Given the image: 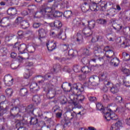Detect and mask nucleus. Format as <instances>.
Masks as SVG:
<instances>
[{
	"label": "nucleus",
	"instance_id": "nucleus-1",
	"mask_svg": "<svg viewBox=\"0 0 130 130\" xmlns=\"http://www.w3.org/2000/svg\"><path fill=\"white\" fill-rule=\"evenodd\" d=\"M52 9L47 7L43 9L41 11V14L45 18H57L62 16V13L58 11H55L52 13Z\"/></svg>",
	"mask_w": 130,
	"mask_h": 130
},
{
	"label": "nucleus",
	"instance_id": "nucleus-2",
	"mask_svg": "<svg viewBox=\"0 0 130 130\" xmlns=\"http://www.w3.org/2000/svg\"><path fill=\"white\" fill-rule=\"evenodd\" d=\"M70 99L69 103L73 104L74 106H77L80 102H83V101H84L85 96L80 94H74L70 96Z\"/></svg>",
	"mask_w": 130,
	"mask_h": 130
},
{
	"label": "nucleus",
	"instance_id": "nucleus-3",
	"mask_svg": "<svg viewBox=\"0 0 130 130\" xmlns=\"http://www.w3.org/2000/svg\"><path fill=\"white\" fill-rule=\"evenodd\" d=\"M93 49L94 53H99V52H102L103 50L106 52H108V53H109V55H107V57H109L110 58H111V57H112V56L114 55V52H113V51L109 49V46L105 47V48H103V47L96 46L94 47Z\"/></svg>",
	"mask_w": 130,
	"mask_h": 130
},
{
	"label": "nucleus",
	"instance_id": "nucleus-4",
	"mask_svg": "<svg viewBox=\"0 0 130 130\" xmlns=\"http://www.w3.org/2000/svg\"><path fill=\"white\" fill-rule=\"evenodd\" d=\"M14 79L10 75H6L4 77V82L6 86L10 87L13 85Z\"/></svg>",
	"mask_w": 130,
	"mask_h": 130
},
{
	"label": "nucleus",
	"instance_id": "nucleus-5",
	"mask_svg": "<svg viewBox=\"0 0 130 130\" xmlns=\"http://www.w3.org/2000/svg\"><path fill=\"white\" fill-rule=\"evenodd\" d=\"M47 47L49 51H52V50L56 48V42L54 41L48 42L47 43Z\"/></svg>",
	"mask_w": 130,
	"mask_h": 130
},
{
	"label": "nucleus",
	"instance_id": "nucleus-6",
	"mask_svg": "<svg viewBox=\"0 0 130 130\" xmlns=\"http://www.w3.org/2000/svg\"><path fill=\"white\" fill-rule=\"evenodd\" d=\"M94 2H92V3L96 4V5L99 4L100 7L102 9L103 11H104L105 9H106V7H107V4L105 3V2H101V0H94Z\"/></svg>",
	"mask_w": 130,
	"mask_h": 130
},
{
	"label": "nucleus",
	"instance_id": "nucleus-7",
	"mask_svg": "<svg viewBox=\"0 0 130 130\" xmlns=\"http://www.w3.org/2000/svg\"><path fill=\"white\" fill-rule=\"evenodd\" d=\"M112 111L110 109L104 110V117L106 120H110L111 119V112Z\"/></svg>",
	"mask_w": 130,
	"mask_h": 130
},
{
	"label": "nucleus",
	"instance_id": "nucleus-8",
	"mask_svg": "<svg viewBox=\"0 0 130 130\" xmlns=\"http://www.w3.org/2000/svg\"><path fill=\"white\" fill-rule=\"evenodd\" d=\"M122 126V123L119 121L117 122L116 123L113 124L110 127V130H118L120 127Z\"/></svg>",
	"mask_w": 130,
	"mask_h": 130
},
{
	"label": "nucleus",
	"instance_id": "nucleus-9",
	"mask_svg": "<svg viewBox=\"0 0 130 130\" xmlns=\"http://www.w3.org/2000/svg\"><path fill=\"white\" fill-rule=\"evenodd\" d=\"M18 50L20 54L26 53L27 52V45L25 44H21L18 48Z\"/></svg>",
	"mask_w": 130,
	"mask_h": 130
},
{
	"label": "nucleus",
	"instance_id": "nucleus-10",
	"mask_svg": "<svg viewBox=\"0 0 130 130\" xmlns=\"http://www.w3.org/2000/svg\"><path fill=\"white\" fill-rule=\"evenodd\" d=\"M7 14L9 15V16H15L17 14V9L15 8H11L8 9L7 10Z\"/></svg>",
	"mask_w": 130,
	"mask_h": 130
},
{
	"label": "nucleus",
	"instance_id": "nucleus-11",
	"mask_svg": "<svg viewBox=\"0 0 130 130\" xmlns=\"http://www.w3.org/2000/svg\"><path fill=\"white\" fill-rule=\"evenodd\" d=\"M46 33L47 30L46 29L41 28L39 30V36L40 38H44L46 37Z\"/></svg>",
	"mask_w": 130,
	"mask_h": 130
},
{
	"label": "nucleus",
	"instance_id": "nucleus-12",
	"mask_svg": "<svg viewBox=\"0 0 130 130\" xmlns=\"http://www.w3.org/2000/svg\"><path fill=\"white\" fill-rule=\"evenodd\" d=\"M104 85L106 86L104 88V91H107L109 88H111V87H113V84L109 81H107V80H105L104 82Z\"/></svg>",
	"mask_w": 130,
	"mask_h": 130
},
{
	"label": "nucleus",
	"instance_id": "nucleus-13",
	"mask_svg": "<svg viewBox=\"0 0 130 130\" xmlns=\"http://www.w3.org/2000/svg\"><path fill=\"white\" fill-rule=\"evenodd\" d=\"M20 112H24V110H27V111H32V109H33V105H29L27 108H25V107L21 106L19 108Z\"/></svg>",
	"mask_w": 130,
	"mask_h": 130
},
{
	"label": "nucleus",
	"instance_id": "nucleus-14",
	"mask_svg": "<svg viewBox=\"0 0 130 130\" xmlns=\"http://www.w3.org/2000/svg\"><path fill=\"white\" fill-rule=\"evenodd\" d=\"M10 22V20L8 18H4L3 19L1 18V23L0 24H3L4 25L5 27H7V26H9V22Z\"/></svg>",
	"mask_w": 130,
	"mask_h": 130
},
{
	"label": "nucleus",
	"instance_id": "nucleus-15",
	"mask_svg": "<svg viewBox=\"0 0 130 130\" xmlns=\"http://www.w3.org/2000/svg\"><path fill=\"white\" fill-rule=\"evenodd\" d=\"M110 63L114 67H117V66H118V63H119V59L117 58H114L111 60Z\"/></svg>",
	"mask_w": 130,
	"mask_h": 130
},
{
	"label": "nucleus",
	"instance_id": "nucleus-16",
	"mask_svg": "<svg viewBox=\"0 0 130 130\" xmlns=\"http://www.w3.org/2000/svg\"><path fill=\"white\" fill-rule=\"evenodd\" d=\"M100 79L101 80H105L106 81H108V80H109L108 74L107 73H102L100 75Z\"/></svg>",
	"mask_w": 130,
	"mask_h": 130
},
{
	"label": "nucleus",
	"instance_id": "nucleus-17",
	"mask_svg": "<svg viewBox=\"0 0 130 130\" xmlns=\"http://www.w3.org/2000/svg\"><path fill=\"white\" fill-rule=\"evenodd\" d=\"M54 27L57 29H60L62 27V23L59 20H55L54 22Z\"/></svg>",
	"mask_w": 130,
	"mask_h": 130
},
{
	"label": "nucleus",
	"instance_id": "nucleus-18",
	"mask_svg": "<svg viewBox=\"0 0 130 130\" xmlns=\"http://www.w3.org/2000/svg\"><path fill=\"white\" fill-rule=\"evenodd\" d=\"M6 98L4 95H2L0 97V107L6 105Z\"/></svg>",
	"mask_w": 130,
	"mask_h": 130
},
{
	"label": "nucleus",
	"instance_id": "nucleus-19",
	"mask_svg": "<svg viewBox=\"0 0 130 130\" xmlns=\"http://www.w3.org/2000/svg\"><path fill=\"white\" fill-rule=\"evenodd\" d=\"M7 106L6 105L0 107V117L4 115L5 111L7 110Z\"/></svg>",
	"mask_w": 130,
	"mask_h": 130
},
{
	"label": "nucleus",
	"instance_id": "nucleus-20",
	"mask_svg": "<svg viewBox=\"0 0 130 130\" xmlns=\"http://www.w3.org/2000/svg\"><path fill=\"white\" fill-rule=\"evenodd\" d=\"M83 34L86 37H89L91 35V34H89L90 32H91V29H89L88 28H85L82 31Z\"/></svg>",
	"mask_w": 130,
	"mask_h": 130
},
{
	"label": "nucleus",
	"instance_id": "nucleus-21",
	"mask_svg": "<svg viewBox=\"0 0 130 130\" xmlns=\"http://www.w3.org/2000/svg\"><path fill=\"white\" fill-rule=\"evenodd\" d=\"M29 88L31 91H37V88H38V86L37 85V83H32Z\"/></svg>",
	"mask_w": 130,
	"mask_h": 130
},
{
	"label": "nucleus",
	"instance_id": "nucleus-22",
	"mask_svg": "<svg viewBox=\"0 0 130 130\" xmlns=\"http://www.w3.org/2000/svg\"><path fill=\"white\" fill-rule=\"evenodd\" d=\"M20 25L22 26L23 29H26V28H28V27H29V23H28L27 21H25V20L22 21L20 23Z\"/></svg>",
	"mask_w": 130,
	"mask_h": 130
},
{
	"label": "nucleus",
	"instance_id": "nucleus-23",
	"mask_svg": "<svg viewBox=\"0 0 130 130\" xmlns=\"http://www.w3.org/2000/svg\"><path fill=\"white\" fill-rule=\"evenodd\" d=\"M30 76H32V73L29 70H27L24 74V79H29Z\"/></svg>",
	"mask_w": 130,
	"mask_h": 130
},
{
	"label": "nucleus",
	"instance_id": "nucleus-24",
	"mask_svg": "<svg viewBox=\"0 0 130 130\" xmlns=\"http://www.w3.org/2000/svg\"><path fill=\"white\" fill-rule=\"evenodd\" d=\"M91 70H89V67L85 66L84 67H83L81 69V71L82 73H84V74H88V73H90Z\"/></svg>",
	"mask_w": 130,
	"mask_h": 130
},
{
	"label": "nucleus",
	"instance_id": "nucleus-25",
	"mask_svg": "<svg viewBox=\"0 0 130 130\" xmlns=\"http://www.w3.org/2000/svg\"><path fill=\"white\" fill-rule=\"evenodd\" d=\"M72 13L71 11H66L64 12L63 16L65 18H70L72 17Z\"/></svg>",
	"mask_w": 130,
	"mask_h": 130
},
{
	"label": "nucleus",
	"instance_id": "nucleus-26",
	"mask_svg": "<svg viewBox=\"0 0 130 130\" xmlns=\"http://www.w3.org/2000/svg\"><path fill=\"white\" fill-rule=\"evenodd\" d=\"M32 100L35 103L38 104L40 103V98L38 95H36L33 97Z\"/></svg>",
	"mask_w": 130,
	"mask_h": 130
},
{
	"label": "nucleus",
	"instance_id": "nucleus-27",
	"mask_svg": "<svg viewBox=\"0 0 130 130\" xmlns=\"http://www.w3.org/2000/svg\"><path fill=\"white\" fill-rule=\"evenodd\" d=\"M97 6L98 5L95 4V3H91L89 6V9L91 11H95L97 10Z\"/></svg>",
	"mask_w": 130,
	"mask_h": 130
},
{
	"label": "nucleus",
	"instance_id": "nucleus-28",
	"mask_svg": "<svg viewBox=\"0 0 130 130\" xmlns=\"http://www.w3.org/2000/svg\"><path fill=\"white\" fill-rule=\"evenodd\" d=\"M88 26L89 27L90 29H93L94 27H95V21L91 20L90 21H88Z\"/></svg>",
	"mask_w": 130,
	"mask_h": 130
},
{
	"label": "nucleus",
	"instance_id": "nucleus-29",
	"mask_svg": "<svg viewBox=\"0 0 130 130\" xmlns=\"http://www.w3.org/2000/svg\"><path fill=\"white\" fill-rule=\"evenodd\" d=\"M123 57H124V60H126V61H129L130 62V58L128 59V57H129V55L126 52H124L122 53Z\"/></svg>",
	"mask_w": 130,
	"mask_h": 130
},
{
	"label": "nucleus",
	"instance_id": "nucleus-30",
	"mask_svg": "<svg viewBox=\"0 0 130 130\" xmlns=\"http://www.w3.org/2000/svg\"><path fill=\"white\" fill-rule=\"evenodd\" d=\"M118 118V117L115 113H114L112 111L111 114V119H112L113 120H116Z\"/></svg>",
	"mask_w": 130,
	"mask_h": 130
},
{
	"label": "nucleus",
	"instance_id": "nucleus-31",
	"mask_svg": "<svg viewBox=\"0 0 130 130\" xmlns=\"http://www.w3.org/2000/svg\"><path fill=\"white\" fill-rule=\"evenodd\" d=\"M62 34V31H60V32L56 36V37L59 39H62L64 40V38H66V35H63V36L61 35Z\"/></svg>",
	"mask_w": 130,
	"mask_h": 130
},
{
	"label": "nucleus",
	"instance_id": "nucleus-32",
	"mask_svg": "<svg viewBox=\"0 0 130 130\" xmlns=\"http://www.w3.org/2000/svg\"><path fill=\"white\" fill-rule=\"evenodd\" d=\"M18 38H20V39L22 38H24L25 37V34L22 31H19L18 32Z\"/></svg>",
	"mask_w": 130,
	"mask_h": 130
},
{
	"label": "nucleus",
	"instance_id": "nucleus-33",
	"mask_svg": "<svg viewBox=\"0 0 130 130\" xmlns=\"http://www.w3.org/2000/svg\"><path fill=\"white\" fill-rule=\"evenodd\" d=\"M6 93L8 96H11L13 94V89L12 88H8L6 90Z\"/></svg>",
	"mask_w": 130,
	"mask_h": 130
},
{
	"label": "nucleus",
	"instance_id": "nucleus-34",
	"mask_svg": "<svg viewBox=\"0 0 130 130\" xmlns=\"http://www.w3.org/2000/svg\"><path fill=\"white\" fill-rule=\"evenodd\" d=\"M103 105L101 104V103H98L96 104V109L98 110H100V111H102V110H103Z\"/></svg>",
	"mask_w": 130,
	"mask_h": 130
},
{
	"label": "nucleus",
	"instance_id": "nucleus-35",
	"mask_svg": "<svg viewBox=\"0 0 130 130\" xmlns=\"http://www.w3.org/2000/svg\"><path fill=\"white\" fill-rule=\"evenodd\" d=\"M38 122V119L37 118H32L30 120L31 124H36Z\"/></svg>",
	"mask_w": 130,
	"mask_h": 130
},
{
	"label": "nucleus",
	"instance_id": "nucleus-36",
	"mask_svg": "<svg viewBox=\"0 0 130 130\" xmlns=\"http://www.w3.org/2000/svg\"><path fill=\"white\" fill-rule=\"evenodd\" d=\"M111 92L115 94V93H117L118 92V88L117 87H111Z\"/></svg>",
	"mask_w": 130,
	"mask_h": 130
},
{
	"label": "nucleus",
	"instance_id": "nucleus-37",
	"mask_svg": "<svg viewBox=\"0 0 130 130\" xmlns=\"http://www.w3.org/2000/svg\"><path fill=\"white\" fill-rule=\"evenodd\" d=\"M111 92L115 94V93H117L118 92V88L117 87H111Z\"/></svg>",
	"mask_w": 130,
	"mask_h": 130
},
{
	"label": "nucleus",
	"instance_id": "nucleus-38",
	"mask_svg": "<svg viewBox=\"0 0 130 130\" xmlns=\"http://www.w3.org/2000/svg\"><path fill=\"white\" fill-rule=\"evenodd\" d=\"M77 42L78 43H82V42H83V37L82 36V35H79L77 39Z\"/></svg>",
	"mask_w": 130,
	"mask_h": 130
},
{
	"label": "nucleus",
	"instance_id": "nucleus-39",
	"mask_svg": "<svg viewBox=\"0 0 130 130\" xmlns=\"http://www.w3.org/2000/svg\"><path fill=\"white\" fill-rule=\"evenodd\" d=\"M103 99L105 102H108L109 101V97L106 94L104 95Z\"/></svg>",
	"mask_w": 130,
	"mask_h": 130
},
{
	"label": "nucleus",
	"instance_id": "nucleus-40",
	"mask_svg": "<svg viewBox=\"0 0 130 130\" xmlns=\"http://www.w3.org/2000/svg\"><path fill=\"white\" fill-rule=\"evenodd\" d=\"M88 99L90 102H95V101H97V98L94 96H90L88 98Z\"/></svg>",
	"mask_w": 130,
	"mask_h": 130
},
{
	"label": "nucleus",
	"instance_id": "nucleus-41",
	"mask_svg": "<svg viewBox=\"0 0 130 130\" xmlns=\"http://www.w3.org/2000/svg\"><path fill=\"white\" fill-rule=\"evenodd\" d=\"M41 26V24L40 23H35L33 24V27L35 28H39Z\"/></svg>",
	"mask_w": 130,
	"mask_h": 130
},
{
	"label": "nucleus",
	"instance_id": "nucleus-42",
	"mask_svg": "<svg viewBox=\"0 0 130 130\" xmlns=\"http://www.w3.org/2000/svg\"><path fill=\"white\" fill-rule=\"evenodd\" d=\"M30 50H29L28 52H29V53H33V52H35L36 48L35 47H30Z\"/></svg>",
	"mask_w": 130,
	"mask_h": 130
},
{
	"label": "nucleus",
	"instance_id": "nucleus-43",
	"mask_svg": "<svg viewBox=\"0 0 130 130\" xmlns=\"http://www.w3.org/2000/svg\"><path fill=\"white\" fill-rule=\"evenodd\" d=\"M61 48L63 49V51L67 50L68 48H69V45H67L66 44L62 45L61 46Z\"/></svg>",
	"mask_w": 130,
	"mask_h": 130
},
{
	"label": "nucleus",
	"instance_id": "nucleus-44",
	"mask_svg": "<svg viewBox=\"0 0 130 130\" xmlns=\"http://www.w3.org/2000/svg\"><path fill=\"white\" fill-rule=\"evenodd\" d=\"M99 22L102 25H105V24L107 23V21L105 19H100Z\"/></svg>",
	"mask_w": 130,
	"mask_h": 130
},
{
	"label": "nucleus",
	"instance_id": "nucleus-45",
	"mask_svg": "<svg viewBox=\"0 0 130 130\" xmlns=\"http://www.w3.org/2000/svg\"><path fill=\"white\" fill-rule=\"evenodd\" d=\"M11 56L12 58H16V57H17V53L15 52H12L11 53Z\"/></svg>",
	"mask_w": 130,
	"mask_h": 130
},
{
	"label": "nucleus",
	"instance_id": "nucleus-46",
	"mask_svg": "<svg viewBox=\"0 0 130 130\" xmlns=\"http://www.w3.org/2000/svg\"><path fill=\"white\" fill-rule=\"evenodd\" d=\"M1 51L2 53H4V54H6L8 52V50L7 49V48H3L1 49Z\"/></svg>",
	"mask_w": 130,
	"mask_h": 130
},
{
	"label": "nucleus",
	"instance_id": "nucleus-47",
	"mask_svg": "<svg viewBox=\"0 0 130 130\" xmlns=\"http://www.w3.org/2000/svg\"><path fill=\"white\" fill-rule=\"evenodd\" d=\"M116 100L118 101V102L121 103L122 102V98L120 96H118L116 97Z\"/></svg>",
	"mask_w": 130,
	"mask_h": 130
},
{
	"label": "nucleus",
	"instance_id": "nucleus-48",
	"mask_svg": "<svg viewBox=\"0 0 130 130\" xmlns=\"http://www.w3.org/2000/svg\"><path fill=\"white\" fill-rule=\"evenodd\" d=\"M11 39H12V36H7L5 37V40H6V42H9V41H10V40H11Z\"/></svg>",
	"mask_w": 130,
	"mask_h": 130
},
{
	"label": "nucleus",
	"instance_id": "nucleus-49",
	"mask_svg": "<svg viewBox=\"0 0 130 130\" xmlns=\"http://www.w3.org/2000/svg\"><path fill=\"white\" fill-rule=\"evenodd\" d=\"M69 55H71V56H75V52H74V50H70L69 52Z\"/></svg>",
	"mask_w": 130,
	"mask_h": 130
},
{
	"label": "nucleus",
	"instance_id": "nucleus-50",
	"mask_svg": "<svg viewBox=\"0 0 130 130\" xmlns=\"http://www.w3.org/2000/svg\"><path fill=\"white\" fill-rule=\"evenodd\" d=\"M16 67L17 64L14 63H12L11 65V68L12 69V70H16V69H17Z\"/></svg>",
	"mask_w": 130,
	"mask_h": 130
},
{
	"label": "nucleus",
	"instance_id": "nucleus-51",
	"mask_svg": "<svg viewBox=\"0 0 130 130\" xmlns=\"http://www.w3.org/2000/svg\"><path fill=\"white\" fill-rule=\"evenodd\" d=\"M50 36H52V37H55L56 35H55V32L54 31H51L50 33Z\"/></svg>",
	"mask_w": 130,
	"mask_h": 130
},
{
	"label": "nucleus",
	"instance_id": "nucleus-52",
	"mask_svg": "<svg viewBox=\"0 0 130 130\" xmlns=\"http://www.w3.org/2000/svg\"><path fill=\"white\" fill-rule=\"evenodd\" d=\"M62 115V114L61 113H57L56 114V117H61V116Z\"/></svg>",
	"mask_w": 130,
	"mask_h": 130
},
{
	"label": "nucleus",
	"instance_id": "nucleus-53",
	"mask_svg": "<svg viewBox=\"0 0 130 130\" xmlns=\"http://www.w3.org/2000/svg\"><path fill=\"white\" fill-rule=\"evenodd\" d=\"M22 14L23 16H27L28 15V12L27 11H24L22 12Z\"/></svg>",
	"mask_w": 130,
	"mask_h": 130
},
{
	"label": "nucleus",
	"instance_id": "nucleus-54",
	"mask_svg": "<svg viewBox=\"0 0 130 130\" xmlns=\"http://www.w3.org/2000/svg\"><path fill=\"white\" fill-rule=\"evenodd\" d=\"M91 41L92 42H96V41H98V39L97 38H93Z\"/></svg>",
	"mask_w": 130,
	"mask_h": 130
},
{
	"label": "nucleus",
	"instance_id": "nucleus-55",
	"mask_svg": "<svg viewBox=\"0 0 130 130\" xmlns=\"http://www.w3.org/2000/svg\"><path fill=\"white\" fill-rule=\"evenodd\" d=\"M124 72H126V74H128V75H130V70L128 69H124Z\"/></svg>",
	"mask_w": 130,
	"mask_h": 130
},
{
	"label": "nucleus",
	"instance_id": "nucleus-56",
	"mask_svg": "<svg viewBox=\"0 0 130 130\" xmlns=\"http://www.w3.org/2000/svg\"><path fill=\"white\" fill-rule=\"evenodd\" d=\"M104 57H102L99 58V61H104Z\"/></svg>",
	"mask_w": 130,
	"mask_h": 130
},
{
	"label": "nucleus",
	"instance_id": "nucleus-57",
	"mask_svg": "<svg viewBox=\"0 0 130 130\" xmlns=\"http://www.w3.org/2000/svg\"><path fill=\"white\" fill-rule=\"evenodd\" d=\"M88 129L89 130H96V128H95L94 127H88Z\"/></svg>",
	"mask_w": 130,
	"mask_h": 130
},
{
	"label": "nucleus",
	"instance_id": "nucleus-58",
	"mask_svg": "<svg viewBox=\"0 0 130 130\" xmlns=\"http://www.w3.org/2000/svg\"><path fill=\"white\" fill-rule=\"evenodd\" d=\"M1 6H6V2H1L0 3Z\"/></svg>",
	"mask_w": 130,
	"mask_h": 130
},
{
	"label": "nucleus",
	"instance_id": "nucleus-59",
	"mask_svg": "<svg viewBox=\"0 0 130 130\" xmlns=\"http://www.w3.org/2000/svg\"><path fill=\"white\" fill-rule=\"evenodd\" d=\"M79 89V91H78V89ZM76 90L77 91L78 93H81V94L82 93V92L81 91H80V88H79V87L77 86V87L76 88Z\"/></svg>",
	"mask_w": 130,
	"mask_h": 130
},
{
	"label": "nucleus",
	"instance_id": "nucleus-60",
	"mask_svg": "<svg viewBox=\"0 0 130 130\" xmlns=\"http://www.w3.org/2000/svg\"><path fill=\"white\" fill-rule=\"evenodd\" d=\"M49 25L50 27H54V23H49Z\"/></svg>",
	"mask_w": 130,
	"mask_h": 130
},
{
	"label": "nucleus",
	"instance_id": "nucleus-61",
	"mask_svg": "<svg viewBox=\"0 0 130 130\" xmlns=\"http://www.w3.org/2000/svg\"><path fill=\"white\" fill-rule=\"evenodd\" d=\"M116 8L118 11H120V10H121V8H120V6H119V5H117Z\"/></svg>",
	"mask_w": 130,
	"mask_h": 130
},
{
	"label": "nucleus",
	"instance_id": "nucleus-62",
	"mask_svg": "<svg viewBox=\"0 0 130 130\" xmlns=\"http://www.w3.org/2000/svg\"><path fill=\"white\" fill-rule=\"evenodd\" d=\"M21 91H23V92H27V89H26L25 88L21 89Z\"/></svg>",
	"mask_w": 130,
	"mask_h": 130
},
{
	"label": "nucleus",
	"instance_id": "nucleus-63",
	"mask_svg": "<svg viewBox=\"0 0 130 130\" xmlns=\"http://www.w3.org/2000/svg\"><path fill=\"white\" fill-rule=\"evenodd\" d=\"M47 78H50V76H49V75L45 76V77H44L45 79H47Z\"/></svg>",
	"mask_w": 130,
	"mask_h": 130
},
{
	"label": "nucleus",
	"instance_id": "nucleus-64",
	"mask_svg": "<svg viewBox=\"0 0 130 130\" xmlns=\"http://www.w3.org/2000/svg\"><path fill=\"white\" fill-rule=\"evenodd\" d=\"M57 3H55L54 4V7H55V8H57Z\"/></svg>",
	"mask_w": 130,
	"mask_h": 130
}]
</instances>
